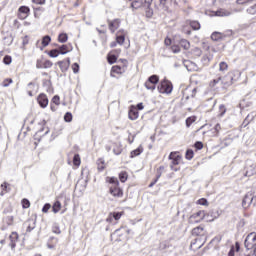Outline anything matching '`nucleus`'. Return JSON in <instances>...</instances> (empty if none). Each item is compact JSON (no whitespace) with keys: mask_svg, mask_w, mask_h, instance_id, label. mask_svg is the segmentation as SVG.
<instances>
[{"mask_svg":"<svg viewBox=\"0 0 256 256\" xmlns=\"http://www.w3.org/2000/svg\"><path fill=\"white\" fill-rule=\"evenodd\" d=\"M222 84L225 85V87H229L230 85H233V74L228 73L222 80Z\"/></svg>","mask_w":256,"mask_h":256,"instance_id":"obj_14","label":"nucleus"},{"mask_svg":"<svg viewBox=\"0 0 256 256\" xmlns=\"http://www.w3.org/2000/svg\"><path fill=\"white\" fill-rule=\"evenodd\" d=\"M42 67L43 69H51L53 67V62H51V60H45L42 63Z\"/></svg>","mask_w":256,"mask_h":256,"instance_id":"obj_36","label":"nucleus"},{"mask_svg":"<svg viewBox=\"0 0 256 256\" xmlns=\"http://www.w3.org/2000/svg\"><path fill=\"white\" fill-rule=\"evenodd\" d=\"M49 57L55 58V57H59V55H61V52H59V50L57 49H53L48 53Z\"/></svg>","mask_w":256,"mask_h":256,"instance_id":"obj_37","label":"nucleus"},{"mask_svg":"<svg viewBox=\"0 0 256 256\" xmlns=\"http://www.w3.org/2000/svg\"><path fill=\"white\" fill-rule=\"evenodd\" d=\"M73 164L76 167H79L81 165V157L79 156V154H75L74 158H73Z\"/></svg>","mask_w":256,"mask_h":256,"instance_id":"obj_30","label":"nucleus"},{"mask_svg":"<svg viewBox=\"0 0 256 256\" xmlns=\"http://www.w3.org/2000/svg\"><path fill=\"white\" fill-rule=\"evenodd\" d=\"M203 217H204V221H206V223H211V222L215 221V219H217V215H215L214 211H210L208 213L203 211Z\"/></svg>","mask_w":256,"mask_h":256,"instance_id":"obj_9","label":"nucleus"},{"mask_svg":"<svg viewBox=\"0 0 256 256\" xmlns=\"http://www.w3.org/2000/svg\"><path fill=\"white\" fill-rule=\"evenodd\" d=\"M219 111H220V117H223V115L227 113V108H225V105H220Z\"/></svg>","mask_w":256,"mask_h":256,"instance_id":"obj_49","label":"nucleus"},{"mask_svg":"<svg viewBox=\"0 0 256 256\" xmlns=\"http://www.w3.org/2000/svg\"><path fill=\"white\" fill-rule=\"evenodd\" d=\"M52 233H55L56 235H61V229L59 226H53Z\"/></svg>","mask_w":256,"mask_h":256,"instance_id":"obj_55","label":"nucleus"},{"mask_svg":"<svg viewBox=\"0 0 256 256\" xmlns=\"http://www.w3.org/2000/svg\"><path fill=\"white\" fill-rule=\"evenodd\" d=\"M107 183H110L109 193L112 197H123V189L119 186V180L116 177H107Z\"/></svg>","mask_w":256,"mask_h":256,"instance_id":"obj_1","label":"nucleus"},{"mask_svg":"<svg viewBox=\"0 0 256 256\" xmlns=\"http://www.w3.org/2000/svg\"><path fill=\"white\" fill-rule=\"evenodd\" d=\"M128 117L131 121H136V119H139V111L137 110V108L130 109Z\"/></svg>","mask_w":256,"mask_h":256,"instance_id":"obj_15","label":"nucleus"},{"mask_svg":"<svg viewBox=\"0 0 256 256\" xmlns=\"http://www.w3.org/2000/svg\"><path fill=\"white\" fill-rule=\"evenodd\" d=\"M64 121H66V123H71V121H73V114H71V112H67L64 115Z\"/></svg>","mask_w":256,"mask_h":256,"instance_id":"obj_38","label":"nucleus"},{"mask_svg":"<svg viewBox=\"0 0 256 256\" xmlns=\"http://www.w3.org/2000/svg\"><path fill=\"white\" fill-rule=\"evenodd\" d=\"M116 62H117V56L113 54L108 56V63L110 65H113V63H116Z\"/></svg>","mask_w":256,"mask_h":256,"instance_id":"obj_41","label":"nucleus"},{"mask_svg":"<svg viewBox=\"0 0 256 256\" xmlns=\"http://www.w3.org/2000/svg\"><path fill=\"white\" fill-rule=\"evenodd\" d=\"M203 231H205V228H203L202 226H198L192 229V235H196V236L201 235Z\"/></svg>","mask_w":256,"mask_h":256,"instance_id":"obj_25","label":"nucleus"},{"mask_svg":"<svg viewBox=\"0 0 256 256\" xmlns=\"http://www.w3.org/2000/svg\"><path fill=\"white\" fill-rule=\"evenodd\" d=\"M201 221H204L203 210H200V211L192 214L188 219V223H190V225H195L197 223H201Z\"/></svg>","mask_w":256,"mask_h":256,"instance_id":"obj_5","label":"nucleus"},{"mask_svg":"<svg viewBox=\"0 0 256 256\" xmlns=\"http://www.w3.org/2000/svg\"><path fill=\"white\" fill-rule=\"evenodd\" d=\"M148 81L152 83L153 85H157L159 83V76L152 75L148 78Z\"/></svg>","mask_w":256,"mask_h":256,"instance_id":"obj_28","label":"nucleus"},{"mask_svg":"<svg viewBox=\"0 0 256 256\" xmlns=\"http://www.w3.org/2000/svg\"><path fill=\"white\" fill-rule=\"evenodd\" d=\"M225 35L221 32H214L211 35L212 41H219L220 39L224 38Z\"/></svg>","mask_w":256,"mask_h":256,"instance_id":"obj_21","label":"nucleus"},{"mask_svg":"<svg viewBox=\"0 0 256 256\" xmlns=\"http://www.w3.org/2000/svg\"><path fill=\"white\" fill-rule=\"evenodd\" d=\"M114 155H121L123 153V148H121V145H115L113 148Z\"/></svg>","mask_w":256,"mask_h":256,"instance_id":"obj_34","label":"nucleus"},{"mask_svg":"<svg viewBox=\"0 0 256 256\" xmlns=\"http://www.w3.org/2000/svg\"><path fill=\"white\" fill-rule=\"evenodd\" d=\"M120 25H121V20L119 19L108 21V27L111 33H115V31L120 27Z\"/></svg>","mask_w":256,"mask_h":256,"instance_id":"obj_7","label":"nucleus"},{"mask_svg":"<svg viewBox=\"0 0 256 256\" xmlns=\"http://www.w3.org/2000/svg\"><path fill=\"white\" fill-rule=\"evenodd\" d=\"M247 13H249V15H256V4H254L253 6L249 7L247 9Z\"/></svg>","mask_w":256,"mask_h":256,"instance_id":"obj_42","label":"nucleus"},{"mask_svg":"<svg viewBox=\"0 0 256 256\" xmlns=\"http://www.w3.org/2000/svg\"><path fill=\"white\" fill-rule=\"evenodd\" d=\"M22 207H23V209H29V207H31V202H29L27 199H23Z\"/></svg>","mask_w":256,"mask_h":256,"instance_id":"obj_46","label":"nucleus"},{"mask_svg":"<svg viewBox=\"0 0 256 256\" xmlns=\"http://www.w3.org/2000/svg\"><path fill=\"white\" fill-rule=\"evenodd\" d=\"M171 50L174 52V53H180L181 52V48H179V46L177 45H174L171 47Z\"/></svg>","mask_w":256,"mask_h":256,"instance_id":"obj_60","label":"nucleus"},{"mask_svg":"<svg viewBox=\"0 0 256 256\" xmlns=\"http://www.w3.org/2000/svg\"><path fill=\"white\" fill-rule=\"evenodd\" d=\"M10 247L11 249H15V247H17V239H19V234H17V232H12L10 237Z\"/></svg>","mask_w":256,"mask_h":256,"instance_id":"obj_12","label":"nucleus"},{"mask_svg":"<svg viewBox=\"0 0 256 256\" xmlns=\"http://www.w3.org/2000/svg\"><path fill=\"white\" fill-rule=\"evenodd\" d=\"M193 150H187L186 151V159H188V161H191V159H193Z\"/></svg>","mask_w":256,"mask_h":256,"instance_id":"obj_48","label":"nucleus"},{"mask_svg":"<svg viewBox=\"0 0 256 256\" xmlns=\"http://www.w3.org/2000/svg\"><path fill=\"white\" fill-rule=\"evenodd\" d=\"M132 9H141V7H145L143 0H133L131 3Z\"/></svg>","mask_w":256,"mask_h":256,"instance_id":"obj_17","label":"nucleus"},{"mask_svg":"<svg viewBox=\"0 0 256 256\" xmlns=\"http://www.w3.org/2000/svg\"><path fill=\"white\" fill-rule=\"evenodd\" d=\"M58 65L61 69L62 73H65L69 69V65H71V58H67L65 60L59 61Z\"/></svg>","mask_w":256,"mask_h":256,"instance_id":"obj_10","label":"nucleus"},{"mask_svg":"<svg viewBox=\"0 0 256 256\" xmlns=\"http://www.w3.org/2000/svg\"><path fill=\"white\" fill-rule=\"evenodd\" d=\"M113 219H115L114 216H113V213H110L108 215V217L106 218V222L107 223H113Z\"/></svg>","mask_w":256,"mask_h":256,"instance_id":"obj_61","label":"nucleus"},{"mask_svg":"<svg viewBox=\"0 0 256 256\" xmlns=\"http://www.w3.org/2000/svg\"><path fill=\"white\" fill-rule=\"evenodd\" d=\"M11 83H13V79H11V78L5 79L3 82V87H9V85H11Z\"/></svg>","mask_w":256,"mask_h":256,"instance_id":"obj_54","label":"nucleus"},{"mask_svg":"<svg viewBox=\"0 0 256 256\" xmlns=\"http://www.w3.org/2000/svg\"><path fill=\"white\" fill-rule=\"evenodd\" d=\"M229 66L225 62H220L219 64V71H227Z\"/></svg>","mask_w":256,"mask_h":256,"instance_id":"obj_47","label":"nucleus"},{"mask_svg":"<svg viewBox=\"0 0 256 256\" xmlns=\"http://www.w3.org/2000/svg\"><path fill=\"white\" fill-rule=\"evenodd\" d=\"M211 59H213V56L204 55L202 58V62L204 63V65H209Z\"/></svg>","mask_w":256,"mask_h":256,"instance_id":"obj_40","label":"nucleus"},{"mask_svg":"<svg viewBox=\"0 0 256 256\" xmlns=\"http://www.w3.org/2000/svg\"><path fill=\"white\" fill-rule=\"evenodd\" d=\"M198 205H203L204 207H207L209 205V202L205 198H201L197 201Z\"/></svg>","mask_w":256,"mask_h":256,"instance_id":"obj_43","label":"nucleus"},{"mask_svg":"<svg viewBox=\"0 0 256 256\" xmlns=\"http://www.w3.org/2000/svg\"><path fill=\"white\" fill-rule=\"evenodd\" d=\"M159 93H166L167 95L173 92V84L169 80H163L158 86Z\"/></svg>","mask_w":256,"mask_h":256,"instance_id":"obj_3","label":"nucleus"},{"mask_svg":"<svg viewBox=\"0 0 256 256\" xmlns=\"http://www.w3.org/2000/svg\"><path fill=\"white\" fill-rule=\"evenodd\" d=\"M253 199L254 198L251 193L246 194L242 200V207H244V209H247V207H249V205L253 203Z\"/></svg>","mask_w":256,"mask_h":256,"instance_id":"obj_11","label":"nucleus"},{"mask_svg":"<svg viewBox=\"0 0 256 256\" xmlns=\"http://www.w3.org/2000/svg\"><path fill=\"white\" fill-rule=\"evenodd\" d=\"M195 121H197V117H195V116L188 117L186 119V126L191 127V125H193V123H195Z\"/></svg>","mask_w":256,"mask_h":256,"instance_id":"obj_29","label":"nucleus"},{"mask_svg":"<svg viewBox=\"0 0 256 256\" xmlns=\"http://www.w3.org/2000/svg\"><path fill=\"white\" fill-rule=\"evenodd\" d=\"M53 213H57L58 211H61V202L56 201L52 207Z\"/></svg>","mask_w":256,"mask_h":256,"instance_id":"obj_31","label":"nucleus"},{"mask_svg":"<svg viewBox=\"0 0 256 256\" xmlns=\"http://www.w3.org/2000/svg\"><path fill=\"white\" fill-rule=\"evenodd\" d=\"M58 51H59L60 55H67V53H69V51H71V46L62 45L59 47Z\"/></svg>","mask_w":256,"mask_h":256,"instance_id":"obj_19","label":"nucleus"},{"mask_svg":"<svg viewBox=\"0 0 256 256\" xmlns=\"http://www.w3.org/2000/svg\"><path fill=\"white\" fill-rule=\"evenodd\" d=\"M32 3H35V5H45L46 0H32Z\"/></svg>","mask_w":256,"mask_h":256,"instance_id":"obj_58","label":"nucleus"},{"mask_svg":"<svg viewBox=\"0 0 256 256\" xmlns=\"http://www.w3.org/2000/svg\"><path fill=\"white\" fill-rule=\"evenodd\" d=\"M221 83V77L214 79L212 82H210V87H215V85Z\"/></svg>","mask_w":256,"mask_h":256,"instance_id":"obj_51","label":"nucleus"},{"mask_svg":"<svg viewBox=\"0 0 256 256\" xmlns=\"http://www.w3.org/2000/svg\"><path fill=\"white\" fill-rule=\"evenodd\" d=\"M116 43L123 45L125 43V30H119L116 35Z\"/></svg>","mask_w":256,"mask_h":256,"instance_id":"obj_13","label":"nucleus"},{"mask_svg":"<svg viewBox=\"0 0 256 256\" xmlns=\"http://www.w3.org/2000/svg\"><path fill=\"white\" fill-rule=\"evenodd\" d=\"M37 101H38V104L40 105V107H42V109H45L47 107V105H49V99L47 98V95H45V94H40L37 97Z\"/></svg>","mask_w":256,"mask_h":256,"instance_id":"obj_8","label":"nucleus"},{"mask_svg":"<svg viewBox=\"0 0 256 256\" xmlns=\"http://www.w3.org/2000/svg\"><path fill=\"white\" fill-rule=\"evenodd\" d=\"M169 6H167V0H159V10L168 11Z\"/></svg>","mask_w":256,"mask_h":256,"instance_id":"obj_22","label":"nucleus"},{"mask_svg":"<svg viewBox=\"0 0 256 256\" xmlns=\"http://www.w3.org/2000/svg\"><path fill=\"white\" fill-rule=\"evenodd\" d=\"M103 169H105V165L103 164V161H100V163H98V170L103 171Z\"/></svg>","mask_w":256,"mask_h":256,"instance_id":"obj_62","label":"nucleus"},{"mask_svg":"<svg viewBox=\"0 0 256 256\" xmlns=\"http://www.w3.org/2000/svg\"><path fill=\"white\" fill-rule=\"evenodd\" d=\"M12 62H13V58H11V56H9V55H6L3 58L4 65H11Z\"/></svg>","mask_w":256,"mask_h":256,"instance_id":"obj_39","label":"nucleus"},{"mask_svg":"<svg viewBox=\"0 0 256 256\" xmlns=\"http://www.w3.org/2000/svg\"><path fill=\"white\" fill-rule=\"evenodd\" d=\"M244 247L248 251H255L256 249V232H251L247 235L245 241H244Z\"/></svg>","mask_w":256,"mask_h":256,"instance_id":"obj_2","label":"nucleus"},{"mask_svg":"<svg viewBox=\"0 0 256 256\" xmlns=\"http://www.w3.org/2000/svg\"><path fill=\"white\" fill-rule=\"evenodd\" d=\"M144 85L146 89H148V91H155V84H153L149 80H147Z\"/></svg>","mask_w":256,"mask_h":256,"instance_id":"obj_33","label":"nucleus"},{"mask_svg":"<svg viewBox=\"0 0 256 256\" xmlns=\"http://www.w3.org/2000/svg\"><path fill=\"white\" fill-rule=\"evenodd\" d=\"M253 175H256V163L253 161H248L246 163V177H253Z\"/></svg>","mask_w":256,"mask_h":256,"instance_id":"obj_6","label":"nucleus"},{"mask_svg":"<svg viewBox=\"0 0 256 256\" xmlns=\"http://www.w3.org/2000/svg\"><path fill=\"white\" fill-rule=\"evenodd\" d=\"M51 43V36L46 35L42 38V47H47Z\"/></svg>","mask_w":256,"mask_h":256,"instance_id":"obj_27","label":"nucleus"},{"mask_svg":"<svg viewBox=\"0 0 256 256\" xmlns=\"http://www.w3.org/2000/svg\"><path fill=\"white\" fill-rule=\"evenodd\" d=\"M202 53L203 52L199 48L193 49V55H195V57H201Z\"/></svg>","mask_w":256,"mask_h":256,"instance_id":"obj_50","label":"nucleus"},{"mask_svg":"<svg viewBox=\"0 0 256 256\" xmlns=\"http://www.w3.org/2000/svg\"><path fill=\"white\" fill-rule=\"evenodd\" d=\"M49 209H51V204L47 203L42 208V213H48Z\"/></svg>","mask_w":256,"mask_h":256,"instance_id":"obj_53","label":"nucleus"},{"mask_svg":"<svg viewBox=\"0 0 256 256\" xmlns=\"http://www.w3.org/2000/svg\"><path fill=\"white\" fill-rule=\"evenodd\" d=\"M190 26L192 29H194V31H199V29H201V24L197 21L190 22Z\"/></svg>","mask_w":256,"mask_h":256,"instance_id":"obj_35","label":"nucleus"},{"mask_svg":"<svg viewBox=\"0 0 256 256\" xmlns=\"http://www.w3.org/2000/svg\"><path fill=\"white\" fill-rule=\"evenodd\" d=\"M128 177L129 176L127 175V172H125V171H122L119 174V179H120L121 183H125V181H127Z\"/></svg>","mask_w":256,"mask_h":256,"instance_id":"obj_32","label":"nucleus"},{"mask_svg":"<svg viewBox=\"0 0 256 256\" xmlns=\"http://www.w3.org/2000/svg\"><path fill=\"white\" fill-rule=\"evenodd\" d=\"M169 159L171 161L170 167L172 171H179V169H177L175 165H179V163H181V156L177 154V152H172L169 155Z\"/></svg>","mask_w":256,"mask_h":256,"instance_id":"obj_4","label":"nucleus"},{"mask_svg":"<svg viewBox=\"0 0 256 256\" xmlns=\"http://www.w3.org/2000/svg\"><path fill=\"white\" fill-rule=\"evenodd\" d=\"M216 17H229V15H231V12L229 10L226 9H219L215 12Z\"/></svg>","mask_w":256,"mask_h":256,"instance_id":"obj_16","label":"nucleus"},{"mask_svg":"<svg viewBox=\"0 0 256 256\" xmlns=\"http://www.w3.org/2000/svg\"><path fill=\"white\" fill-rule=\"evenodd\" d=\"M112 216L114 217L115 221H119V219H121V217H123V212H114V213H112Z\"/></svg>","mask_w":256,"mask_h":256,"instance_id":"obj_44","label":"nucleus"},{"mask_svg":"<svg viewBox=\"0 0 256 256\" xmlns=\"http://www.w3.org/2000/svg\"><path fill=\"white\" fill-rule=\"evenodd\" d=\"M180 45L181 47H183V49H185L186 51L190 49L191 47V43H189V40L187 39H181L180 40Z\"/></svg>","mask_w":256,"mask_h":256,"instance_id":"obj_23","label":"nucleus"},{"mask_svg":"<svg viewBox=\"0 0 256 256\" xmlns=\"http://www.w3.org/2000/svg\"><path fill=\"white\" fill-rule=\"evenodd\" d=\"M112 73H117V75H123V73H125V67L113 66Z\"/></svg>","mask_w":256,"mask_h":256,"instance_id":"obj_20","label":"nucleus"},{"mask_svg":"<svg viewBox=\"0 0 256 256\" xmlns=\"http://www.w3.org/2000/svg\"><path fill=\"white\" fill-rule=\"evenodd\" d=\"M72 70H73V73H79V64L78 63H74L72 65Z\"/></svg>","mask_w":256,"mask_h":256,"instance_id":"obj_57","label":"nucleus"},{"mask_svg":"<svg viewBox=\"0 0 256 256\" xmlns=\"http://www.w3.org/2000/svg\"><path fill=\"white\" fill-rule=\"evenodd\" d=\"M68 39H69V36L67 35V33H61L58 36L59 43H67Z\"/></svg>","mask_w":256,"mask_h":256,"instance_id":"obj_24","label":"nucleus"},{"mask_svg":"<svg viewBox=\"0 0 256 256\" xmlns=\"http://www.w3.org/2000/svg\"><path fill=\"white\" fill-rule=\"evenodd\" d=\"M194 147L198 150L201 151L203 149V143L202 142H196Z\"/></svg>","mask_w":256,"mask_h":256,"instance_id":"obj_59","label":"nucleus"},{"mask_svg":"<svg viewBox=\"0 0 256 256\" xmlns=\"http://www.w3.org/2000/svg\"><path fill=\"white\" fill-rule=\"evenodd\" d=\"M164 43H165V45H166L167 47H169V45H171V39H170V38H166V39L164 40Z\"/></svg>","mask_w":256,"mask_h":256,"instance_id":"obj_64","label":"nucleus"},{"mask_svg":"<svg viewBox=\"0 0 256 256\" xmlns=\"http://www.w3.org/2000/svg\"><path fill=\"white\" fill-rule=\"evenodd\" d=\"M52 103H54V105H60L61 102L59 96H54L52 98Z\"/></svg>","mask_w":256,"mask_h":256,"instance_id":"obj_56","label":"nucleus"},{"mask_svg":"<svg viewBox=\"0 0 256 256\" xmlns=\"http://www.w3.org/2000/svg\"><path fill=\"white\" fill-rule=\"evenodd\" d=\"M29 7H27V6H21L20 8H19V13H23V15H25V16H22L21 17V19H25V17H27V14L29 13Z\"/></svg>","mask_w":256,"mask_h":256,"instance_id":"obj_26","label":"nucleus"},{"mask_svg":"<svg viewBox=\"0 0 256 256\" xmlns=\"http://www.w3.org/2000/svg\"><path fill=\"white\" fill-rule=\"evenodd\" d=\"M143 153V145H140L137 149L133 150L130 153V157L133 159L134 157H139V155Z\"/></svg>","mask_w":256,"mask_h":256,"instance_id":"obj_18","label":"nucleus"},{"mask_svg":"<svg viewBox=\"0 0 256 256\" xmlns=\"http://www.w3.org/2000/svg\"><path fill=\"white\" fill-rule=\"evenodd\" d=\"M7 187H8L7 182H4V183L1 185L2 192L0 193V195H5V192L7 193Z\"/></svg>","mask_w":256,"mask_h":256,"instance_id":"obj_52","label":"nucleus"},{"mask_svg":"<svg viewBox=\"0 0 256 256\" xmlns=\"http://www.w3.org/2000/svg\"><path fill=\"white\" fill-rule=\"evenodd\" d=\"M228 256H235V247H232L228 253Z\"/></svg>","mask_w":256,"mask_h":256,"instance_id":"obj_63","label":"nucleus"},{"mask_svg":"<svg viewBox=\"0 0 256 256\" xmlns=\"http://www.w3.org/2000/svg\"><path fill=\"white\" fill-rule=\"evenodd\" d=\"M142 3H144V9H149L153 4V0H143Z\"/></svg>","mask_w":256,"mask_h":256,"instance_id":"obj_45","label":"nucleus"}]
</instances>
